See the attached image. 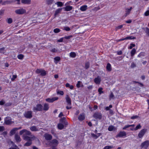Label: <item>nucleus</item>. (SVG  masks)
Returning a JSON list of instances; mask_svg holds the SVG:
<instances>
[{
	"label": "nucleus",
	"mask_w": 149,
	"mask_h": 149,
	"mask_svg": "<svg viewBox=\"0 0 149 149\" xmlns=\"http://www.w3.org/2000/svg\"><path fill=\"white\" fill-rule=\"evenodd\" d=\"M36 138L34 135H31V136L24 135L23 139L27 141L24 144V146H31L32 143V141L36 139Z\"/></svg>",
	"instance_id": "nucleus-1"
},
{
	"label": "nucleus",
	"mask_w": 149,
	"mask_h": 149,
	"mask_svg": "<svg viewBox=\"0 0 149 149\" xmlns=\"http://www.w3.org/2000/svg\"><path fill=\"white\" fill-rule=\"evenodd\" d=\"M24 133L23 135V139H24V135H25L26 136H31V135H32L31 134V133L30 132L26 129L23 130L19 132V134L20 135H22Z\"/></svg>",
	"instance_id": "nucleus-2"
},
{
	"label": "nucleus",
	"mask_w": 149,
	"mask_h": 149,
	"mask_svg": "<svg viewBox=\"0 0 149 149\" xmlns=\"http://www.w3.org/2000/svg\"><path fill=\"white\" fill-rule=\"evenodd\" d=\"M149 145V141H146L141 143V148H144L146 149L148 148Z\"/></svg>",
	"instance_id": "nucleus-3"
},
{
	"label": "nucleus",
	"mask_w": 149,
	"mask_h": 149,
	"mask_svg": "<svg viewBox=\"0 0 149 149\" xmlns=\"http://www.w3.org/2000/svg\"><path fill=\"white\" fill-rule=\"evenodd\" d=\"M42 106L41 104H38L36 105V107H34L33 110L34 111H40L42 109Z\"/></svg>",
	"instance_id": "nucleus-4"
},
{
	"label": "nucleus",
	"mask_w": 149,
	"mask_h": 149,
	"mask_svg": "<svg viewBox=\"0 0 149 149\" xmlns=\"http://www.w3.org/2000/svg\"><path fill=\"white\" fill-rule=\"evenodd\" d=\"M36 72L38 74H40V75L42 76H44L46 74V71L43 69H37L36 71Z\"/></svg>",
	"instance_id": "nucleus-5"
},
{
	"label": "nucleus",
	"mask_w": 149,
	"mask_h": 149,
	"mask_svg": "<svg viewBox=\"0 0 149 149\" xmlns=\"http://www.w3.org/2000/svg\"><path fill=\"white\" fill-rule=\"evenodd\" d=\"M32 113L31 111H28L25 113L24 115L26 118H30L32 117Z\"/></svg>",
	"instance_id": "nucleus-6"
},
{
	"label": "nucleus",
	"mask_w": 149,
	"mask_h": 149,
	"mask_svg": "<svg viewBox=\"0 0 149 149\" xmlns=\"http://www.w3.org/2000/svg\"><path fill=\"white\" fill-rule=\"evenodd\" d=\"M15 12L17 14L21 15L23 14L26 13V11L24 9L22 8L16 10Z\"/></svg>",
	"instance_id": "nucleus-7"
},
{
	"label": "nucleus",
	"mask_w": 149,
	"mask_h": 149,
	"mask_svg": "<svg viewBox=\"0 0 149 149\" xmlns=\"http://www.w3.org/2000/svg\"><path fill=\"white\" fill-rule=\"evenodd\" d=\"M147 129H144L141 130L138 134V136L139 138H141L147 132Z\"/></svg>",
	"instance_id": "nucleus-8"
},
{
	"label": "nucleus",
	"mask_w": 149,
	"mask_h": 149,
	"mask_svg": "<svg viewBox=\"0 0 149 149\" xmlns=\"http://www.w3.org/2000/svg\"><path fill=\"white\" fill-rule=\"evenodd\" d=\"M93 117L95 119H98L100 120L102 118V115L100 113L96 112L94 114Z\"/></svg>",
	"instance_id": "nucleus-9"
},
{
	"label": "nucleus",
	"mask_w": 149,
	"mask_h": 149,
	"mask_svg": "<svg viewBox=\"0 0 149 149\" xmlns=\"http://www.w3.org/2000/svg\"><path fill=\"white\" fill-rule=\"evenodd\" d=\"M132 7H131L130 8H125V13L124 14V16L125 17H126L130 13V12L132 9Z\"/></svg>",
	"instance_id": "nucleus-10"
},
{
	"label": "nucleus",
	"mask_w": 149,
	"mask_h": 149,
	"mask_svg": "<svg viewBox=\"0 0 149 149\" xmlns=\"http://www.w3.org/2000/svg\"><path fill=\"white\" fill-rule=\"evenodd\" d=\"M5 123L6 125L11 124L12 123L11 119L10 117H6L5 119Z\"/></svg>",
	"instance_id": "nucleus-11"
},
{
	"label": "nucleus",
	"mask_w": 149,
	"mask_h": 149,
	"mask_svg": "<svg viewBox=\"0 0 149 149\" xmlns=\"http://www.w3.org/2000/svg\"><path fill=\"white\" fill-rule=\"evenodd\" d=\"M126 132L125 131H120L116 136L117 137H122L126 136Z\"/></svg>",
	"instance_id": "nucleus-12"
},
{
	"label": "nucleus",
	"mask_w": 149,
	"mask_h": 149,
	"mask_svg": "<svg viewBox=\"0 0 149 149\" xmlns=\"http://www.w3.org/2000/svg\"><path fill=\"white\" fill-rule=\"evenodd\" d=\"M58 99V97H54L52 98H48L46 100V101L49 102H52L54 101L57 100Z\"/></svg>",
	"instance_id": "nucleus-13"
},
{
	"label": "nucleus",
	"mask_w": 149,
	"mask_h": 149,
	"mask_svg": "<svg viewBox=\"0 0 149 149\" xmlns=\"http://www.w3.org/2000/svg\"><path fill=\"white\" fill-rule=\"evenodd\" d=\"M44 137L45 139L47 140H50L52 139V136L51 134L47 133L45 134Z\"/></svg>",
	"instance_id": "nucleus-14"
},
{
	"label": "nucleus",
	"mask_w": 149,
	"mask_h": 149,
	"mask_svg": "<svg viewBox=\"0 0 149 149\" xmlns=\"http://www.w3.org/2000/svg\"><path fill=\"white\" fill-rule=\"evenodd\" d=\"M101 81V78L99 76L95 78L94 79V81L95 83L97 84H100Z\"/></svg>",
	"instance_id": "nucleus-15"
},
{
	"label": "nucleus",
	"mask_w": 149,
	"mask_h": 149,
	"mask_svg": "<svg viewBox=\"0 0 149 149\" xmlns=\"http://www.w3.org/2000/svg\"><path fill=\"white\" fill-rule=\"evenodd\" d=\"M66 101L68 105H70L71 104V101L70 98L69 97L68 95L65 98Z\"/></svg>",
	"instance_id": "nucleus-16"
},
{
	"label": "nucleus",
	"mask_w": 149,
	"mask_h": 149,
	"mask_svg": "<svg viewBox=\"0 0 149 149\" xmlns=\"http://www.w3.org/2000/svg\"><path fill=\"white\" fill-rule=\"evenodd\" d=\"M108 129L109 131H115L116 130V128L113 125H111L109 127Z\"/></svg>",
	"instance_id": "nucleus-17"
},
{
	"label": "nucleus",
	"mask_w": 149,
	"mask_h": 149,
	"mask_svg": "<svg viewBox=\"0 0 149 149\" xmlns=\"http://www.w3.org/2000/svg\"><path fill=\"white\" fill-rule=\"evenodd\" d=\"M15 140L17 142H19L21 141V139L20 138V136L18 135L17 134H15Z\"/></svg>",
	"instance_id": "nucleus-18"
},
{
	"label": "nucleus",
	"mask_w": 149,
	"mask_h": 149,
	"mask_svg": "<svg viewBox=\"0 0 149 149\" xmlns=\"http://www.w3.org/2000/svg\"><path fill=\"white\" fill-rule=\"evenodd\" d=\"M78 119L79 120L82 121L84 120L85 119L84 114V113H82L79 115Z\"/></svg>",
	"instance_id": "nucleus-19"
},
{
	"label": "nucleus",
	"mask_w": 149,
	"mask_h": 149,
	"mask_svg": "<svg viewBox=\"0 0 149 149\" xmlns=\"http://www.w3.org/2000/svg\"><path fill=\"white\" fill-rule=\"evenodd\" d=\"M106 69L107 71L110 72L112 70L111 66L109 63H108L106 66Z\"/></svg>",
	"instance_id": "nucleus-20"
},
{
	"label": "nucleus",
	"mask_w": 149,
	"mask_h": 149,
	"mask_svg": "<svg viewBox=\"0 0 149 149\" xmlns=\"http://www.w3.org/2000/svg\"><path fill=\"white\" fill-rule=\"evenodd\" d=\"M62 10V8H59L58 9H57L55 11V13L54 14V16L55 17H56V16L58 15V14L61 13Z\"/></svg>",
	"instance_id": "nucleus-21"
},
{
	"label": "nucleus",
	"mask_w": 149,
	"mask_h": 149,
	"mask_svg": "<svg viewBox=\"0 0 149 149\" xmlns=\"http://www.w3.org/2000/svg\"><path fill=\"white\" fill-rule=\"evenodd\" d=\"M49 108V104L47 103H45L44 105L43 110L45 111H47L48 109Z\"/></svg>",
	"instance_id": "nucleus-22"
},
{
	"label": "nucleus",
	"mask_w": 149,
	"mask_h": 149,
	"mask_svg": "<svg viewBox=\"0 0 149 149\" xmlns=\"http://www.w3.org/2000/svg\"><path fill=\"white\" fill-rule=\"evenodd\" d=\"M30 130L32 131H37L38 130L35 126H33L30 128Z\"/></svg>",
	"instance_id": "nucleus-23"
},
{
	"label": "nucleus",
	"mask_w": 149,
	"mask_h": 149,
	"mask_svg": "<svg viewBox=\"0 0 149 149\" xmlns=\"http://www.w3.org/2000/svg\"><path fill=\"white\" fill-rule=\"evenodd\" d=\"M51 143L55 145H57L58 143V141L56 139H54L52 140L51 142Z\"/></svg>",
	"instance_id": "nucleus-24"
},
{
	"label": "nucleus",
	"mask_w": 149,
	"mask_h": 149,
	"mask_svg": "<svg viewBox=\"0 0 149 149\" xmlns=\"http://www.w3.org/2000/svg\"><path fill=\"white\" fill-rule=\"evenodd\" d=\"M17 130V129L16 128H15L11 130L10 132L11 135H13L15 133V131Z\"/></svg>",
	"instance_id": "nucleus-25"
},
{
	"label": "nucleus",
	"mask_w": 149,
	"mask_h": 149,
	"mask_svg": "<svg viewBox=\"0 0 149 149\" xmlns=\"http://www.w3.org/2000/svg\"><path fill=\"white\" fill-rule=\"evenodd\" d=\"M87 6L86 5H84L81 7L80 9L82 11H84L87 9Z\"/></svg>",
	"instance_id": "nucleus-26"
},
{
	"label": "nucleus",
	"mask_w": 149,
	"mask_h": 149,
	"mask_svg": "<svg viewBox=\"0 0 149 149\" xmlns=\"http://www.w3.org/2000/svg\"><path fill=\"white\" fill-rule=\"evenodd\" d=\"M145 31L148 36H149V29L148 27H146L143 29Z\"/></svg>",
	"instance_id": "nucleus-27"
},
{
	"label": "nucleus",
	"mask_w": 149,
	"mask_h": 149,
	"mask_svg": "<svg viewBox=\"0 0 149 149\" xmlns=\"http://www.w3.org/2000/svg\"><path fill=\"white\" fill-rule=\"evenodd\" d=\"M64 127V125L61 123H59L58 125V128L60 130L62 129Z\"/></svg>",
	"instance_id": "nucleus-28"
},
{
	"label": "nucleus",
	"mask_w": 149,
	"mask_h": 149,
	"mask_svg": "<svg viewBox=\"0 0 149 149\" xmlns=\"http://www.w3.org/2000/svg\"><path fill=\"white\" fill-rule=\"evenodd\" d=\"M72 9V7L70 6H67L65 8V10L67 11H70Z\"/></svg>",
	"instance_id": "nucleus-29"
},
{
	"label": "nucleus",
	"mask_w": 149,
	"mask_h": 149,
	"mask_svg": "<svg viewBox=\"0 0 149 149\" xmlns=\"http://www.w3.org/2000/svg\"><path fill=\"white\" fill-rule=\"evenodd\" d=\"M136 52V50L135 48H133L131 52V55L132 56H133Z\"/></svg>",
	"instance_id": "nucleus-30"
},
{
	"label": "nucleus",
	"mask_w": 149,
	"mask_h": 149,
	"mask_svg": "<svg viewBox=\"0 0 149 149\" xmlns=\"http://www.w3.org/2000/svg\"><path fill=\"white\" fill-rule=\"evenodd\" d=\"M46 3L47 4L49 5L52 3L54 0H46Z\"/></svg>",
	"instance_id": "nucleus-31"
},
{
	"label": "nucleus",
	"mask_w": 149,
	"mask_h": 149,
	"mask_svg": "<svg viewBox=\"0 0 149 149\" xmlns=\"http://www.w3.org/2000/svg\"><path fill=\"white\" fill-rule=\"evenodd\" d=\"M58 6V7H61L63 6V3L61 2L58 1L55 3Z\"/></svg>",
	"instance_id": "nucleus-32"
},
{
	"label": "nucleus",
	"mask_w": 149,
	"mask_h": 149,
	"mask_svg": "<svg viewBox=\"0 0 149 149\" xmlns=\"http://www.w3.org/2000/svg\"><path fill=\"white\" fill-rule=\"evenodd\" d=\"M70 56L72 58L75 57L76 56V54L74 52H71L70 53Z\"/></svg>",
	"instance_id": "nucleus-33"
},
{
	"label": "nucleus",
	"mask_w": 149,
	"mask_h": 149,
	"mask_svg": "<svg viewBox=\"0 0 149 149\" xmlns=\"http://www.w3.org/2000/svg\"><path fill=\"white\" fill-rule=\"evenodd\" d=\"M135 38L134 37H133L132 36H127L125 38V39L126 40H128V39H134Z\"/></svg>",
	"instance_id": "nucleus-34"
},
{
	"label": "nucleus",
	"mask_w": 149,
	"mask_h": 149,
	"mask_svg": "<svg viewBox=\"0 0 149 149\" xmlns=\"http://www.w3.org/2000/svg\"><path fill=\"white\" fill-rule=\"evenodd\" d=\"M103 88H100L98 89V91L99 92L100 95H101L102 93H104L103 91H102Z\"/></svg>",
	"instance_id": "nucleus-35"
},
{
	"label": "nucleus",
	"mask_w": 149,
	"mask_h": 149,
	"mask_svg": "<svg viewBox=\"0 0 149 149\" xmlns=\"http://www.w3.org/2000/svg\"><path fill=\"white\" fill-rule=\"evenodd\" d=\"M66 120V118L63 117L61 118L60 120V121L61 123H63V122Z\"/></svg>",
	"instance_id": "nucleus-36"
},
{
	"label": "nucleus",
	"mask_w": 149,
	"mask_h": 149,
	"mask_svg": "<svg viewBox=\"0 0 149 149\" xmlns=\"http://www.w3.org/2000/svg\"><path fill=\"white\" fill-rule=\"evenodd\" d=\"M7 22L8 24H11L13 22V20L11 18H9L7 19Z\"/></svg>",
	"instance_id": "nucleus-37"
},
{
	"label": "nucleus",
	"mask_w": 149,
	"mask_h": 149,
	"mask_svg": "<svg viewBox=\"0 0 149 149\" xmlns=\"http://www.w3.org/2000/svg\"><path fill=\"white\" fill-rule=\"evenodd\" d=\"M89 63L88 62H87L85 64V68L86 69H88L89 67Z\"/></svg>",
	"instance_id": "nucleus-38"
},
{
	"label": "nucleus",
	"mask_w": 149,
	"mask_h": 149,
	"mask_svg": "<svg viewBox=\"0 0 149 149\" xmlns=\"http://www.w3.org/2000/svg\"><path fill=\"white\" fill-rule=\"evenodd\" d=\"M60 30V29L58 28H56L54 29V31L55 33H57L59 32Z\"/></svg>",
	"instance_id": "nucleus-39"
},
{
	"label": "nucleus",
	"mask_w": 149,
	"mask_h": 149,
	"mask_svg": "<svg viewBox=\"0 0 149 149\" xmlns=\"http://www.w3.org/2000/svg\"><path fill=\"white\" fill-rule=\"evenodd\" d=\"M24 55L22 54H20L17 57L18 59H22L24 57Z\"/></svg>",
	"instance_id": "nucleus-40"
},
{
	"label": "nucleus",
	"mask_w": 149,
	"mask_h": 149,
	"mask_svg": "<svg viewBox=\"0 0 149 149\" xmlns=\"http://www.w3.org/2000/svg\"><path fill=\"white\" fill-rule=\"evenodd\" d=\"M91 136L93 138H94L95 139H97L98 137V136H97V135H96L93 133L91 134Z\"/></svg>",
	"instance_id": "nucleus-41"
},
{
	"label": "nucleus",
	"mask_w": 149,
	"mask_h": 149,
	"mask_svg": "<svg viewBox=\"0 0 149 149\" xmlns=\"http://www.w3.org/2000/svg\"><path fill=\"white\" fill-rule=\"evenodd\" d=\"M114 98V95L112 92L111 93L109 96V99L111 100V99H113Z\"/></svg>",
	"instance_id": "nucleus-42"
},
{
	"label": "nucleus",
	"mask_w": 149,
	"mask_h": 149,
	"mask_svg": "<svg viewBox=\"0 0 149 149\" xmlns=\"http://www.w3.org/2000/svg\"><path fill=\"white\" fill-rule=\"evenodd\" d=\"M141 127V126L140 124H139L138 125H137L136 127V128L134 129L135 130H136L139 129H140Z\"/></svg>",
	"instance_id": "nucleus-43"
},
{
	"label": "nucleus",
	"mask_w": 149,
	"mask_h": 149,
	"mask_svg": "<svg viewBox=\"0 0 149 149\" xmlns=\"http://www.w3.org/2000/svg\"><path fill=\"white\" fill-rule=\"evenodd\" d=\"M123 26V25H120L117 27L116 28V31H117L118 29H121V28H122Z\"/></svg>",
	"instance_id": "nucleus-44"
},
{
	"label": "nucleus",
	"mask_w": 149,
	"mask_h": 149,
	"mask_svg": "<svg viewBox=\"0 0 149 149\" xmlns=\"http://www.w3.org/2000/svg\"><path fill=\"white\" fill-rule=\"evenodd\" d=\"M64 30H66V31H68L70 30V29L69 27L68 26H65L64 27Z\"/></svg>",
	"instance_id": "nucleus-45"
},
{
	"label": "nucleus",
	"mask_w": 149,
	"mask_h": 149,
	"mask_svg": "<svg viewBox=\"0 0 149 149\" xmlns=\"http://www.w3.org/2000/svg\"><path fill=\"white\" fill-rule=\"evenodd\" d=\"M5 48L3 47L0 49V53H4Z\"/></svg>",
	"instance_id": "nucleus-46"
},
{
	"label": "nucleus",
	"mask_w": 149,
	"mask_h": 149,
	"mask_svg": "<svg viewBox=\"0 0 149 149\" xmlns=\"http://www.w3.org/2000/svg\"><path fill=\"white\" fill-rule=\"evenodd\" d=\"M6 3L7 4H10L14 2L15 1L14 0H12V1H6Z\"/></svg>",
	"instance_id": "nucleus-47"
},
{
	"label": "nucleus",
	"mask_w": 149,
	"mask_h": 149,
	"mask_svg": "<svg viewBox=\"0 0 149 149\" xmlns=\"http://www.w3.org/2000/svg\"><path fill=\"white\" fill-rule=\"evenodd\" d=\"M81 83V82L80 81H78L77 84H76V86L78 88H79L80 86V84Z\"/></svg>",
	"instance_id": "nucleus-48"
},
{
	"label": "nucleus",
	"mask_w": 149,
	"mask_h": 149,
	"mask_svg": "<svg viewBox=\"0 0 149 149\" xmlns=\"http://www.w3.org/2000/svg\"><path fill=\"white\" fill-rule=\"evenodd\" d=\"M112 147L111 146H105L103 149H111L110 148H112Z\"/></svg>",
	"instance_id": "nucleus-49"
},
{
	"label": "nucleus",
	"mask_w": 149,
	"mask_h": 149,
	"mask_svg": "<svg viewBox=\"0 0 149 149\" xmlns=\"http://www.w3.org/2000/svg\"><path fill=\"white\" fill-rule=\"evenodd\" d=\"M131 67L132 68H134L136 67V65L134 63H132Z\"/></svg>",
	"instance_id": "nucleus-50"
},
{
	"label": "nucleus",
	"mask_w": 149,
	"mask_h": 149,
	"mask_svg": "<svg viewBox=\"0 0 149 149\" xmlns=\"http://www.w3.org/2000/svg\"><path fill=\"white\" fill-rule=\"evenodd\" d=\"M54 60L55 61H58L60 60V58L59 57H56L54 58Z\"/></svg>",
	"instance_id": "nucleus-51"
},
{
	"label": "nucleus",
	"mask_w": 149,
	"mask_h": 149,
	"mask_svg": "<svg viewBox=\"0 0 149 149\" xmlns=\"http://www.w3.org/2000/svg\"><path fill=\"white\" fill-rule=\"evenodd\" d=\"M135 46L134 44L131 43L130 44V45L129 47V49H131L133 47H135Z\"/></svg>",
	"instance_id": "nucleus-52"
},
{
	"label": "nucleus",
	"mask_w": 149,
	"mask_h": 149,
	"mask_svg": "<svg viewBox=\"0 0 149 149\" xmlns=\"http://www.w3.org/2000/svg\"><path fill=\"white\" fill-rule=\"evenodd\" d=\"M57 93L58 94H59L61 95H63L64 94L63 92L62 91H58Z\"/></svg>",
	"instance_id": "nucleus-53"
},
{
	"label": "nucleus",
	"mask_w": 149,
	"mask_h": 149,
	"mask_svg": "<svg viewBox=\"0 0 149 149\" xmlns=\"http://www.w3.org/2000/svg\"><path fill=\"white\" fill-rule=\"evenodd\" d=\"M130 127H131V126L129 125H126L125 126L123 127V129L124 130H125L127 128H128Z\"/></svg>",
	"instance_id": "nucleus-54"
},
{
	"label": "nucleus",
	"mask_w": 149,
	"mask_h": 149,
	"mask_svg": "<svg viewBox=\"0 0 149 149\" xmlns=\"http://www.w3.org/2000/svg\"><path fill=\"white\" fill-rule=\"evenodd\" d=\"M17 76L16 75H13L12 78H11V80L12 81H14L15 79L17 78Z\"/></svg>",
	"instance_id": "nucleus-55"
},
{
	"label": "nucleus",
	"mask_w": 149,
	"mask_h": 149,
	"mask_svg": "<svg viewBox=\"0 0 149 149\" xmlns=\"http://www.w3.org/2000/svg\"><path fill=\"white\" fill-rule=\"evenodd\" d=\"M139 116L137 115L134 116L131 118L132 119H134L136 118H138Z\"/></svg>",
	"instance_id": "nucleus-56"
},
{
	"label": "nucleus",
	"mask_w": 149,
	"mask_h": 149,
	"mask_svg": "<svg viewBox=\"0 0 149 149\" xmlns=\"http://www.w3.org/2000/svg\"><path fill=\"white\" fill-rule=\"evenodd\" d=\"M72 36L70 35L68 36H66L64 37V38L67 39H69L71 38H72Z\"/></svg>",
	"instance_id": "nucleus-57"
},
{
	"label": "nucleus",
	"mask_w": 149,
	"mask_h": 149,
	"mask_svg": "<svg viewBox=\"0 0 149 149\" xmlns=\"http://www.w3.org/2000/svg\"><path fill=\"white\" fill-rule=\"evenodd\" d=\"M31 1V0H25V4H29Z\"/></svg>",
	"instance_id": "nucleus-58"
},
{
	"label": "nucleus",
	"mask_w": 149,
	"mask_h": 149,
	"mask_svg": "<svg viewBox=\"0 0 149 149\" xmlns=\"http://www.w3.org/2000/svg\"><path fill=\"white\" fill-rule=\"evenodd\" d=\"M4 130V127L2 126H0V131L2 132Z\"/></svg>",
	"instance_id": "nucleus-59"
},
{
	"label": "nucleus",
	"mask_w": 149,
	"mask_h": 149,
	"mask_svg": "<svg viewBox=\"0 0 149 149\" xmlns=\"http://www.w3.org/2000/svg\"><path fill=\"white\" fill-rule=\"evenodd\" d=\"M146 16H148L149 15V10L147 11L144 14Z\"/></svg>",
	"instance_id": "nucleus-60"
},
{
	"label": "nucleus",
	"mask_w": 149,
	"mask_h": 149,
	"mask_svg": "<svg viewBox=\"0 0 149 149\" xmlns=\"http://www.w3.org/2000/svg\"><path fill=\"white\" fill-rule=\"evenodd\" d=\"M5 103V102L3 100H1L0 101V105H3Z\"/></svg>",
	"instance_id": "nucleus-61"
},
{
	"label": "nucleus",
	"mask_w": 149,
	"mask_h": 149,
	"mask_svg": "<svg viewBox=\"0 0 149 149\" xmlns=\"http://www.w3.org/2000/svg\"><path fill=\"white\" fill-rule=\"evenodd\" d=\"M4 10H0V16H1L2 15V14L4 13Z\"/></svg>",
	"instance_id": "nucleus-62"
},
{
	"label": "nucleus",
	"mask_w": 149,
	"mask_h": 149,
	"mask_svg": "<svg viewBox=\"0 0 149 149\" xmlns=\"http://www.w3.org/2000/svg\"><path fill=\"white\" fill-rule=\"evenodd\" d=\"M11 104H12V103H11L8 102V103H6L5 104V106H11Z\"/></svg>",
	"instance_id": "nucleus-63"
},
{
	"label": "nucleus",
	"mask_w": 149,
	"mask_h": 149,
	"mask_svg": "<svg viewBox=\"0 0 149 149\" xmlns=\"http://www.w3.org/2000/svg\"><path fill=\"white\" fill-rule=\"evenodd\" d=\"M93 88V85H90L89 86H88V88L89 90H91Z\"/></svg>",
	"instance_id": "nucleus-64"
}]
</instances>
